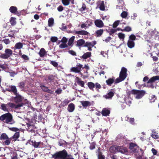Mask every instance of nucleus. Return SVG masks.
<instances>
[{"instance_id":"nucleus-1","label":"nucleus","mask_w":159,"mask_h":159,"mask_svg":"<svg viewBox=\"0 0 159 159\" xmlns=\"http://www.w3.org/2000/svg\"><path fill=\"white\" fill-rule=\"evenodd\" d=\"M127 70L126 68L122 67L120 72L119 77L115 80V78L113 77L108 79L106 80L107 84L109 86H111L113 83L116 84L123 81L127 76Z\"/></svg>"},{"instance_id":"nucleus-2","label":"nucleus","mask_w":159,"mask_h":159,"mask_svg":"<svg viewBox=\"0 0 159 159\" xmlns=\"http://www.w3.org/2000/svg\"><path fill=\"white\" fill-rule=\"evenodd\" d=\"M52 158L54 159H74L65 149L56 152L52 155Z\"/></svg>"},{"instance_id":"nucleus-3","label":"nucleus","mask_w":159,"mask_h":159,"mask_svg":"<svg viewBox=\"0 0 159 159\" xmlns=\"http://www.w3.org/2000/svg\"><path fill=\"white\" fill-rule=\"evenodd\" d=\"M9 88L6 89V90L10 92H12L16 96L14 98L15 102L17 103L21 102L23 99L22 97L17 93V89L16 87L14 85L9 86Z\"/></svg>"},{"instance_id":"nucleus-4","label":"nucleus","mask_w":159,"mask_h":159,"mask_svg":"<svg viewBox=\"0 0 159 159\" xmlns=\"http://www.w3.org/2000/svg\"><path fill=\"white\" fill-rule=\"evenodd\" d=\"M0 120L6 124L10 125H12L15 123L13 119L12 116L9 113L2 115L0 117Z\"/></svg>"},{"instance_id":"nucleus-5","label":"nucleus","mask_w":159,"mask_h":159,"mask_svg":"<svg viewBox=\"0 0 159 159\" xmlns=\"http://www.w3.org/2000/svg\"><path fill=\"white\" fill-rule=\"evenodd\" d=\"M145 91L143 90H139L133 89L128 92L127 95L128 96H130L132 94L136 95L135 98L137 99H140L143 97L145 94Z\"/></svg>"},{"instance_id":"nucleus-6","label":"nucleus","mask_w":159,"mask_h":159,"mask_svg":"<svg viewBox=\"0 0 159 159\" xmlns=\"http://www.w3.org/2000/svg\"><path fill=\"white\" fill-rule=\"evenodd\" d=\"M13 51L11 49L7 48L5 50L4 53H1L0 58L7 59L11 57Z\"/></svg>"},{"instance_id":"nucleus-7","label":"nucleus","mask_w":159,"mask_h":159,"mask_svg":"<svg viewBox=\"0 0 159 159\" xmlns=\"http://www.w3.org/2000/svg\"><path fill=\"white\" fill-rule=\"evenodd\" d=\"M159 80V75H157L151 78L148 81V86L152 89H153L155 86V84L153 83L156 80Z\"/></svg>"},{"instance_id":"nucleus-8","label":"nucleus","mask_w":159,"mask_h":159,"mask_svg":"<svg viewBox=\"0 0 159 159\" xmlns=\"http://www.w3.org/2000/svg\"><path fill=\"white\" fill-rule=\"evenodd\" d=\"M139 148V147L135 143L131 142L129 144V149L134 153L138 152Z\"/></svg>"},{"instance_id":"nucleus-9","label":"nucleus","mask_w":159,"mask_h":159,"mask_svg":"<svg viewBox=\"0 0 159 159\" xmlns=\"http://www.w3.org/2000/svg\"><path fill=\"white\" fill-rule=\"evenodd\" d=\"M96 42L95 41H93L91 42H86L85 44L83 46L84 47H86L88 48V50L89 51L92 50V48L96 44Z\"/></svg>"},{"instance_id":"nucleus-10","label":"nucleus","mask_w":159,"mask_h":159,"mask_svg":"<svg viewBox=\"0 0 159 159\" xmlns=\"http://www.w3.org/2000/svg\"><path fill=\"white\" fill-rule=\"evenodd\" d=\"M76 67H72L70 69L71 72L75 73H80L81 70V68L82 67V65L80 63H77Z\"/></svg>"},{"instance_id":"nucleus-11","label":"nucleus","mask_w":159,"mask_h":159,"mask_svg":"<svg viewBox=\"0 0 159 159\" xmlns=\"http://www.w3.org/2000/svg\"><path fill=\"white\" fill-rule=\"evenodd\" d=\"M118 152L125 154L128 152L127 148L123 146H117Z\"/></svg>"},{"instance_id":"nucleus-12","label":"nucleus","mask_w":159,"mask_h":159,"mask_svg":"<svg viewBox=\"0 0 159 159\" xmlns=\"http://www.w3.org/2000/svg\"><path fill=\"white\" fill-rule=\"evenodd\" d=\"M9 11L11 13L16 15L18 16L20 15V13L17 11V8L16 7H11L9 8Z\"/></svg>"},{"instance_id":"nucleus-13","label":"nucleus","mask_w":159,"mask_h":159,"mask_svg":"<svg viewBox=\"0 0 159 159\" xmlns=\"http://www.w3.org/2000/svg\"><path fill=\"white\" fill-rule=\"evenodd\" d=\"M94 24L98 28H102L104 26V23L101 20L98 19L95 20Z\"/></svg>"},{"instance_id":"nucleus-14","label":"nucleus","mask_w":159,"mask_h":159,"mask_svg":"<svg viewBox=\"0 0 159 159\" xmlns=\"http://www.w3.org/2000/svg\"><path fill=\"white\" fill-rule=\"evenodd\" d=\"M110 111L107 108H104L101 112V114L103 116H107L110 114Z\"/></svg>"},{"instance_id":"nucleus-15","label":"nucleus","mask_w":159,"mask_h":159,"mask_svg":"<svg viewBox=\"0 0 159 159\" xmlns=\"http://www.w3.org/2000/svg\"><path fill=\"white\" fill-rule=\"evenodd\" d=\"M83 107L86 108L88 107H89L91 105V102L89 101H82L80 102Z\"/></svg>"},{"instance_id":"nucleus-16","label":"nucleus","mask_w":159,"mask_h":159,"mask_svg":"<svg viewBox=\"0 0 159 159\" xmlns=\"http://www.w3.org/2000/svg\"><path fill=\"white\" fill-rule=\"evenodd\" d=\"M110 152L112 153L115 154L118 152L117 146L113 145L109 148Z\"/></svg>"},{"instance_id":"nucleus-17","label":"nucleus","mask_w":159,"mask_h":159,"mask_svg":"<svg viewBox=\"0 0 159 159\" xmlns=\"http://www.w3.org/2000/svg\"><path fill=\"white\" fill-rule=\"evenodd\" d=\"M151 8L150 10L148 12H152V14H155L157 13L159 11L157 8H156V6L154 5H151L150 6Z\"/></svg>"},{"instance_id":"nucleus-18","label":"nucleus","mask_w":159,"mask_h":159,"mask_svg":"<svg viewBox=\"0 0 159 159\" xmlns=\"http://www.w3.org/2000/svg\"><path fill=\"white\" fill-rule=\"evenodd\" d=\"M75 109V105L73 103H71L68 106L67 110L69 112H71L74 111Z\"/></svg>"},{"instance_id":"nucleus-19","label":"nucleus","mask_w":159,"mask_h":159,"mask_svg":"<svg viewBox=\"0 0 159 159\" xmlns=\"http://www.w3.org/2000/svg\"><path fill=\"white\" fill-rule=\"evenodd\" d=\"M98 6L100 10L102 11H104L105 10V7L104 1H100L98 2Z\"/></svg>"},{"instance_id":"nucleus-20","label":"nucleus","mask_w":159,"mask_h":159,"mask_svg":"<svg viewBox=\"0 0 159 159\" xmlns=\"http://www.w3.org/2000/svg\"><path fill=\"white\" fill-rule=\"evenodd\" d=\"M114 93L112 91L109 92L107 94L104 95L103 97L106 99L111 98L114 96Z\"/></svg>"},{"instance_id":"nucleus-21","label":"nucleus","mask_w":159,"mask_h":159,"mask_svg":"<svg viewBox=\"0 0 159 159\" xmlns=\"http://www.w3.org/2000/svg\"><path fill=\"white\" fill-rule=\"evenodd\" d=\"M85 40L82 39H80L77 42L76 46L78 47L84 45L85 44Z\"/></svg>"},{"instance_id":"nucleus-22","label":"nucleus","mask_w":159,"mask_h":159,"mask_svg":"<svg viewBox=\"0 0 159 159\" xmlns=\"http://www.w3.org/2000/svg\"><path fill=\"white\" fill-rule=\"evenodd\" d=\"M39 54L41 57H43L45 55H46L47 52L44 48H42L40 49Z\"/></svg>"},{"instance_id":"nucleus-23","label":"nucleus","mask_w":159,"mask_h":159,"mask_svg":"<svg viewBox=\"0 0 159 159\" xmlns=\"http://www.w3.org/2000/svg\"><path fill=\"white\" fill-rule=\"evenodd\" d=\"M75 33L76 34H80L81 35H88L89 34V32L85 30H81L79 31H76Z\"/></svg>"},{"instance_id":"nucleus-24","label":"nucleus","mask_w":159,"mask_h":159,"mask_svg":"<svg viewBox=\"0 0 159 159\" xmlns=\"http://www.w3.org/2000/svg\"><path fill=\"white\" fill-rule=\"evenodd\" d=\"M23 44L21 42H18L16 43L15 46L14 48V50H15L16 49H20L23 48Z\"/></svg>"},{"instance_id":"nucleus-25","label":"nucleus","mask_w":159,"mask_h":159,"mask_svg":"<svg viewBox=\"0 0 159 159\" xmlns=\"http://www.w3.org/2000/svg\"><path fill=\"white\" fill-rule=\"evenodd\" d=\"M75 36H72L69 39L68 43V45L69 46H70L71 47L73 46V43L75 39Z\"/></svg>"},{"instance_id":"nucleus-26","label":"nucleus","mask_w":159,"mask_h":159,"mask_svg":"<svg viewBox=\"0 0 159 159\" xmlns=\"http://www.w3.org/2000/svg\"><path fill=\"white\" fill-rule=\"evenodd\" d=\"M104 30L102 29H100L96 31L95 34L96 37H99L103 34Z\"/></svg>"},{"instance_id":"nucleus-27","label":"nucleus","mask_w":159,"mask_h":159,"mask_svg":"<svg viewBox=\"0 0 159 159\" xmlns=\"http://www.w3.org/2000/svg\"><path fill=\"white\" fill-rule=\"evenodd\" d=\"M128 47L130 48H132L135 46V43L133 41L128 40L127 43Z\"/></svg>"},{"instance_id":"nucleus-28","label":"nucleus","mask_w":159,"mask_h":159,"mask_svg":"<svg viewBox=\"0 0 159 159\" xmlns=\"http://www.w3.org/2000/svg\"><path fill=\"white\" fill-rule=\"evenodd\" d=\"M98 159H105V158L104 155H103L102 152L100 151L99 147L98 149Z\"/></svg>"},{"instance_id":"nucleus-29","label":"nucleus","mask_w":159,"mask_h":159,"mask_svg":"<svg viewBox=\"0 0 159 159\" xmlns=\"http://www.w3.org/2000/svg\"><path fill=\"white\" fill-rule=\"evenodd\" d=\"M87 85L90 90L93 91V88L95 87V85L92 82H89L87 83Z\"/></svg>"},{"instance_id":"nucleus-30","label":"nucleus","mask_w":159,"mask_h":159,"mask_svg":"<svg viewBox=\"0 0 159 159\" xmlns=\"http://www.w3.org/2000/svg\"><path fill=\"white\" fill-rule=\"evenodd\" d=\"M70 100L68 99H66L61 102L60 105L62 107H65L70 102Z\"/></svg>"},{"instance_id":"nucleus-31","label":"nucleus","mask_w":159,"mask_h":159,"mask_svg":"<svg viewBox=\"0 0 159 159\" xmlns=\"http://www.w3.org/2000/svg\"><path fill=\"white\" fill-rule=\"evenodd\" d=\"M20 137V132H17L15 133L11 137L14 139V141H16Z\"/></svg>"},{"instance_id":"nucleus-32","label":"nucleus","mask_w":159,"mask_h":159,"mask_svg":"<svg viewBox=\"0 0 159 159\" xmlns=\"http://www.w3.org/2000/svg\"><path fill=\"white\" fill-rule=\"evenodd\" d=\"M91 53L88 52L84 53L82 56V58L84 59H86L90 57L91 56Z\"/></svg>"},{"instance_id":"nucleus-33","label":"nucleus","mask_w":159,"mask_h":159,"mask_svg":"<svg viewBox=\"0 0 159 159\" xmlns=\"http://www.w3.org/2000/svg\"><path fill=\"white\" fill-rule=\"evenodd\" d=\"M86 10H87L86 4L84 3H82V7L79 9V11H81L82 13H84V11Z\"/></svg>"},{"instance_id":"nucleus-34","label":"nucleus","mask_w":159,"mask_h":159,"mask_svg":"<svg viewBox=\"0 0 159 159\" xmlns=\"http://www.w3.org/2000/svg\"><path fill=\"white\" fill-rule=\"evenodd\" d=\"M78 79L77 80V83L78 85L82 87H84V83L83 81L81 80L78 77L77 78Z\"/></svg>"},{"instance_id":"nucleus-35","label":"nucleus","mask_w":159,"mask_h":159,"mask_svg":"<svg viewBox=\"0 0 159 159\" xmlns=\"http://www.w3.org/2000/svg\"><path fill=\"white\" fill-rule=\"evenodd\" d=\"M1 108L3 111H8V109L7 106V104L2 103L1 105Z\"/></svg>"},{"instance_id":"nucleus-36","label":"nucleus","mask_w":159,"mask_h":159,"mask_svg":"<svg viewBox=\"0 0 159 159\" xmlns=\"http://www.w3.org/2000/svg\"><path fill=\"white\" fill-rule=\"evenodd\" d=\"M58 144L59 145L63 146L66 145L68 143L63 140L60 139L59 141Z\"/></svg>"},{"instance_id":"nucleus-37","label":"nucleus","mask_w":159,"mask_h":159,"mask_svg":"<svg viewBox=\"0 0 159 159\" xmlns=\"http://www.w3.org/2000/svg\"><path fill=\"white\" fill-rule=\"evenodd\" d=\"M7 135L5 133H2L0 137V140H5L8 138Z\"/></svg>"},{"instance_id":"nucleus-38","label":"nucleus","mask_w":159,"mask_h":159,"mask_svg":"<svg viewBox=\"0 0 159 159\" xmlns=\"http://www.w3.org/2000/svg\"><path fill=\"white\" fill-rule=\"evenodd\" d=\"M19 54L20 55L21 57L23 59L25 60H29V58L28 56L25 54L22 55L21 51H20L19 52Z\"/></svg>"},{"instance_id":"nucleus-39","label":"nucleus","mask_w":159,"mask_h":159,"mask_svg":"<svg viewBox=\"0 0 159 159\" xmlns=\"http://www.w3.org/2000/svg\"><path fill=\"white\" fill-rule=\"evenodd\" d=\"M7 104L8 110L10 109L15 108V104L14 103L9 102Z\"/></svg>"},{"instance_id":"nucleus-40","label":"nucleus","mask_w":159,"mask_h":159,"mask_svg":"<svg viewBox=\"0 0 159 159\" xmlns=\"http://www.w3.org/2000/svg\"><path fill=\"white\" fill-rule=\"evenodd\" d=\"M151 136L154 139H157L159 138L158 133L156 132H153Z\"/></svg>"},{"instance_id":"nucleus-41","label":"nucleus","mask_w":159,"mask_h":159,"mask_svg":"<svg viewBox=\"0 0 159 159\" xmlns=\"http://www.w3.org/2000/svg\"><path fill=\"white\" fill-rule=\"evenodd\" d=\"M54 23V19L52 18H51L48 20V25L49 26H52Z\"/></svg>"},{"instance_id":"nucleus-42","label":"nucleus","mask_w":159,"mask_h":159,"mask_svg":"<svg viewBox=\"0 0 159 159\" xmlns=\"http://www.w3.org/2000/svg\"><path fill=\"white\" fill-rule=\"evenodd\" d=\"M17 32L16 30H11L9 33H10V34H8V36L10 37H13V38H15V37L14 36V34L17 33Z\"/></svg>"},{"instance_id":"nucleus-43","label":"nucleus","mask_w":159,"mask_h":159,"mask_svg":"<svg viewBox=\"0 0 159 159\" xmlns=\"http://www.w3.org/2000/svg\"><path fill=\"white\" fill-rule=\"evenodd\" d=\"M96 145V143L95 142H93L90 143V145L89 146V149L91 150H92L95 148V146Z\"/></svg>"},{"instance_id":"nucleus-44","label":"nucleus","mask_w":159,"mask_h":159,"mask_svg":"<svg viewBox=\"0 0 159 159\" xmlns=\"http://www.w3.org/2000/svg\"><path fill=\"white\" fill-rule=\"evenodd\" d=\"M156 99L157 98L154 95H152L149 97V99L151 103L154 102Z\"/></svg>"},{"instance_id":"nucleus-45","label":"nucleus","mask_w":159,"mask_h":159,"mask_svg":"<svg viewBox=\"0 0 159 159\" xmlns=\"http://www.w3.org/2000/svg\"><path fill=\"white\" fill-rule=\"evenodd\" d=\"M11 138H9L8 137L7 139H6L3 143L4 144L6 145H9L11 143Z\"/></svg>"},{"instance_id":"nucleus-46","label":"nucleus","mask_w":159,"mask_h":159,"mask_svg":"<svg viewBox=\"0 0 159 159\" xmlns=\"http://www.w3.org/2000/svg\"><path fill=\"white\" fill-rule=\"evenodd\" d=\"M18 87L20 88L22 91L24 90L25 88L24 83L23 82H20L19 84Z\"/></svg>"},{"instance_id":"nucleus-47","label":"nucleus","mask_w":159,"mask_h":159,"mask_svg":"<svg viewBox=\"0 0 159 159\" xmlns=\"http://www.w3.org/2000/svg\"><path fill=\"white\" fill-rule=\"evenodd\" d=\"M11 24L12 25H14L16 24V18L14 17H11L10 20Z\"/></svg>"},{"instance_id":"nucleus-48","label":"nucleus","mask_w":159,"mask_h":159,"mask_svg":"<svg viewBox=\"0 0 159 159\" xmlns=\"http://www.w3.org/2000/svg\"><path fill=\"white\" fill-rule=\"evenodd\" d=\"M55 76L53 75H49L48 76V80L50 82H51L54 79Z\"/></svg>"},{"instance_id":"nucleus-49","label":"nucleus","mask_w":159,"mask_h":159,"mask_svg":"<svg viewBox=\"0 0 159 159\" xmlns=\"http://www.w3.org/2000/svg\"><path fill=\"white\" fill-rule=\"evenodd\" d=\"M128 15V12L126 11H123L121 14L120 16L123 18H126Z\"/></svg>"},{"instance_id":"nucleus-50","label":"nucleus","mask_w":159,"mask_h":159,"mask_svg":"<svg viewBox=\"0 0 159 159\" xmlns=\"http://www.w3.org/2000/svg\"><path fill=\"white\" fill-rule=\"evenodd\" d=\"M68 45L66 43H62L59 46V48L61 49H63L68 47Z\"/></svg>"},{"instance_id":"nucleus-51","label":"nucleus","mask_w":159,"mask_h":159,"mask_svg":"<svg viewBox=\"0 0 159 159\" xmlns=\"http://www.w3.org/2000/svg\"><path fill=\"white\" fill-rule=\"evenodd\" d=\"M125 101L126 104L129 106H130V104H131V99L129 98H126L125 100Z\"/></svg>"},{"instance_id":"nucleus-52","label":"nucleus","mask_w":159,"mask_h":159,"mask_svg":"<svg viewBox=\"0 0 159 159\" xmlns=\"http://www.w3.org/2000/svg\"><path fill=\"white\" fill-rule=\"evenodd\" d=\"M136 39V37L135 36L134 34H131L129 37V39L128 40H132L134 41Z\"/></svg>"},{"instance_id":"nucleus-53","label":"nucleus","mask_w":159,"mask_h":159,"mask_svg":"<svg viewBox=\"0 0 159 159\" xmlns=\"http://www.w3.org/2000/svg\"><path fill=\"white\" fill-rule=\"evenodd\" d=\"M132 30L131 28L129 26H127L125 27L124 29H123V31H126L129 32Z\"/></svg>"},{"instance_id":"nucleus-54","label":"nucleus","mask_w":159,"mask_h":159,"mask_svg":"<svg viewBox=\"0 0 159 159\" xmlns=\"http://www.w3.org/2000/svg\"><path fill=\"white\" fill-rule=\"evenodd\" d=\"M118 37L120 39H124L125 38V35L123 33H119L118 34Z\"/></svg>"},{"instance_id":"nucleus-55","label":"nucleus","mask_w":159,"mask_h":159,"mask_svg":"<svg viewBox=\"0 0 159 159\" xmlns=\"http://www.w3.org/2000/svg\"><path fill=\"white\" fill-rule=\"evenodd\" d=\"M62 2L65 6L68 5L70 3V0H62Z\"/></svg>"},{"instance_id":"nucleus-56","label":"nucleus","mask_w":159,"mask_h":159,"mask_svg":"<svg viewBox=\"0 0 159 159\" xmlns=\"http://www.w3.org/2000/svg\"><path fill=\"white\" fill-rule=\"evenodd\" d=\"M24 105V103L23 102H20V103L17 105L15 104V109H18L20 107L23 106Z\"/></svg>"},{"instance_id":"nucleus-57","label":"nucleus","mask_w":159,"mask_h":159,"mask_svg":"<svg viewBox=\"0 0 159 159\" xmlns=\"http://www.w3.org/2000/svg\"><path fill=\"white\" fill-rule=\"evenodd\" d=\"M58 40V38L57 37L53 36L51 37L50 39L51 41L53 42L54 43L56 42Z\"/></svg>"},{"instance_id":"nucleus-58","label":"nucleus","mask_w":159,"mask_h":159,"mask_svg":"<svg viewBox=\"0 0 159 159\" xmlns=\"http://www.w3.org/2000/svg\"><path fill=\"white\" fill-rule=\"evenodd\" d=\"M127 120L131 124H133L134 123V119L133 118H127Z\"/></svg>"},{"instance_id":"nucleus-59","label":"nucleus","mask_w":159,"mask_h":159,"mask_svg":"<svg viewBox=\"0 0 159 159\" xmlns=\"http://www.w3.org/2000/svg\"><path fill=\"white\" fill-rule=\"evenodd\" d=\"M18 155L16 152H13L11 156V159H18Z\"/></svg>"},{"instance_id":"nucleus-60","label":"nucleus","mask_w":159,"mask_h":159,"mask_svg":"<svg viewBox=\"0 0 159 159\" xmlns=\"http://www.w3.org/2000/svg\"><path fill=\"white\" fill-rule=\"evenodd\" d=\"M68 41L67 39L65 37H63L62 38V39L61 41H60V42H59V43L61 42L62 43H66Z\"/></svg>"},{"instance_id":"nucleus-61","label":"nucleus","mask_w":159,"mask_h":159,"mask_svg":"<svg viewBox=\"0 0 159 159\" xmlns=\"http://www.w3.org/2000/svg\"><path fill=\"white\" fill-rule=\"evenodd\" d=\"M9 129L10 130L14 131V132H18V131L19 130V129L16 127H11L9 128Z\"/></svg>"},{"instance_id":"nucleus-62","label":"nucleus","mask_w":159,"mask_h":159,"mask_svg":"<svg viewBox=\"0 0 159 159\" xmlns=\"http://www.w3.org/2000/svg\"><path fill=\"white\" fill-rule=\"evenodd\" d=\"M50 64L55 67H57L58 65L57 63L55 61H50Z\"/></svg>"},{"instance_id":"nucleus-63","label":"nucleus","mask_w":159,"mask_h":159,"mask_svg":"<svg viewBox=\"0 0 159 159\" xmlns=\"http://www.w3.org/2000/svg\"><path fill=\"white\" fill-rule=\"evenodd\" d=\"M117 31V30L115 29H110V31L109 32V34L112 35V34L115 33Z\"/></svg>"},{"instance_id":"nucleus-64","label":"nucleus","mask_w":159,"mask_h":159,"mask_svg":"<svg viewBox=\"0 0 159 159\" xmlns=\"http://www.w3.org/2000/svg\"><path fill=\"white\" fill-rule=\"evenodd\" d=\"M120 21L117 20L115 21L113 24L112 27L114 28H116L119 24Z\"/></svg>"}]
</instances>
